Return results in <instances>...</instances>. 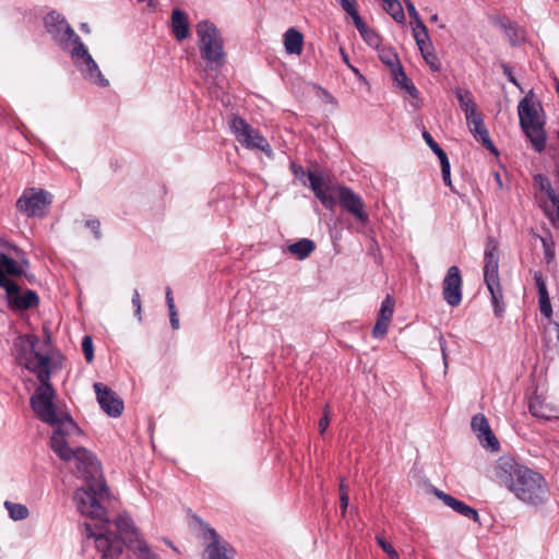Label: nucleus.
Segmentation results:
<instances>
[{
  "label": "nucleus",
  "mask_w": 559,
  "mask_h": 559,
  "mask_svg": "<svg viewBox=\"0 0 559 559\" xmlns=\"http://www.w3.org/2000/svg\"><path fill=\"white\" fill-rule=\"evenodd\" d=\"M413 35H414L415 40L429 38L428 29L424 23L421 26H418L416 24V26L413 28Z\"/></svg>",
  "instance_id": "a18cd8bd"
},
{
  "label": "nucleus",
  "mask_w": 559,
  "mask_h": 559,
  "mask_svg": "<svg viewBox=\"0 0 559 559\" xmlns=\"http://www.w3.org/2000/svg\"><path fill=\"white\" fill-rule=\"evenodd\" d=\"M39 385L31 396V406L36 416L44 423L55 427L50 438V447L52 451L66 462L76 461L78 471H85L91 475H95L98 471V461L92 452L85 448H70L69 438L72 436H81L82 430L73 420V418L64 412H58L53 400L56 390L50 383V378H37Z\"/></svg>",
  "instance_id": "f03ea898"
},
{
  "label": "nucleus",
  "mask_w": 559,
  "mask_h": 559,
  "mask_svg": "<svg viewBox=\"0 0 559 559\" xmlns=\"http://www.w3.org/2000/svg\"><path fill=\"white\" fill-rule=\"evenodd\" d=\"M49 344H50V335H49L48 331H46V338L44 341V345L49 346Z\"/></svg>",
  "instance_id": "052dcab7"
},
{
  "label": "nucleus",
  "mask_w": 559,
  "mask_h": 559,
  "mask_svg": "<svg viewBox=\"0 0 559 559\" xmlns=\"http://www.w3.org/2000/svg\"><path fill=\"white\" fill-rule=\"evenodd\" d=\"M353 21L357 29L359 31L362 39L372 48H379L381 44L380 35L370 28L360 17L359 13L353 16Z\"/></svg>",
  "instance_id": "412c9836"
},
{
  "label": "nucleus",
  "mask_w": 559,
  "mask_h": 559,
  "mask_svg": "<svg viewBox=\"0 0 559 559\" xmlns=\"http://www.w3.org/2000/svg\"><path fill=\"white\" fill-rule=\"evenodd\" d=\"M544 251H545V258L547 262H550L555 258V243L552 241L551 235L548 237H539Z\"/></svg>",
  "instance_id": "c9c22d12"
},
{
  "label": "nucleus",
  "mask_w": 559,
  "mask_h": 559,
  "mask_svg": "<svg viewBox=\"0 0 559 559\" xmlns=\"http://www.w3.org/2000/svg\"><path fill=\"white\" fill-rule=\"evenodd\" d=\"M455 96L460 103V107L465 114L466 120H471L473 116L478 114L472 93L468 90L457 88L455 91Z\"/></svg>",
  "instance_id": "4be33fe9"
},
{
  "label": "nucleus",
  "mask_w": 559,
  "mask_h": 559,
  "mask_svg": "<svg viewBox=\"0 0 559 559\" xmlns=\"http://www.w3.org/2000/svg\"><path fill=\"white\" fill-rule=\"evenodd\" d=\"M284 46L287 53L300 55L304 46V35L294 27L284 34Z\"/></svg>",
  "instance_id": "aec40b11"
},
{
  "label": "nucleus",
  "mask_w": 559,
  "mask_h": 559,
  "mask_svg": "<svg viewBox=\"0 0 559 559\" xmlns=\"http://www.w3.org/2000/svg\"><path fill=\"white\" fill-rule=\"evenodd\" d=\"M166 302H167L168 310L176 309L173 290L170 287L166 288Z\"/></svg>",
  "instance_id": "5fc2aeb1"
},
{
  "label": "nucleus",
  "mask_w": 559,
  "mask_h": 559,
  "mask_svg": "<svg viewBox=\"0 0 559 559\" xmlns=\"http://www.w3.org/2000/svg\"><path fill=\"white\" fill-rule=\"evenodd\" d=\"M15 359L20 366L34 372L37 378H50V357L40 346L35 334L20 335L14 341Z\"/></svg>",
  "instance_id": "423d86ee"
},
{
  "label": "nucleus",
  "mask_w": 559,
  "mask_h": 559,
  "mask_svg": "<svg viewBox=\"0 0 559 559\" xmlns=\"http://www.w3.org/2000/svg\"><path fill=\"white\" fill-rule=\"evenodd\" d=\"M23 275H25V269L22 263L5 253H0V288L5 290V295L17 290V283L13 278Z\"/></svg>",
  "instance_id": "f8f14e48"
},
{
  "label": "nucleus",
  "mask_w": 559,
  "mask_h": 559,
  "mask_svg": "<svg viewBox=\"0 0 559 559\" xmlns=\"http://www.w3.org/2000/svg\"><path fill=\"white\" fill-rule=\"evenodd\" d=\"M44 24L52 39L62 49L71 48L70 51L74 63L82 68L90 81L99 86H107L109 84L81 38L75 34L62 14L56 11L48 13L44 19Z\"/></svg>",
  "instance_id": "20e7f679"
},
{
  "label": "nucleus",
  "mask_w": 559,
  "mask_h": 559,
  "mask_svg": "<svg viewBox=\"0 0 559 559\" xmlns=\"http://www.w3.org/2000/svg\"><path fill=\"white\" fill-rule=\"evenodd\" d=\"M436 496L442 500L444 502L445 506L450 507L451 509H455L456 506L459 504L460 500L455 499L454 497L443 492V491H440V490H437L436 491Z\"/></svg>",
  "instance_id": "37998d69"
},
{
  "label": "nucleus",
  "mask_w": 559,
  "mask_h": 559,
  "mask_svg": "<svg viewBox=\"0 0 559 559\" xmlns=\"http://www.w3.org/2000/svg\"><path fill=\"white\" fill-rule=\"evenodd\" d=\"M454 511L467 519L475 521V522L479 521V515H478L477 510L467 506L465 502H463L461 500H460L459 504L456 506V508L454 509Z\"/></svg>",
  "instance_id": "c756f323"
},
{
  "label": "nucleus",
  "mask_w": 559,
  "mask_h": 559,
  "mask_svg": "<svg viewBox=\"0 0 559 559\" xmlns=\"http://www.w3.org/2000/svg\"><path fill=\"white\" fill-rule=\"evenodd\" d=\"M81 29H82L83 32H85V33H90V27H88V25H87L86 23H83V24L81 25Z\"/></svg>",
  "instance_id": "680f3d73"
},
{
  "label": "nucleus",
  "mask_w": 559,
  "mask_h": 559,
  "mask_svg": "<svg viewBox=\"0 0 559 559\" xmlns=\"http://www.w3.org/2000/svg\"><path fill=\"white\" fill-rule=\"evenodd\" d=\"M403 88L409 94L411 97L417 98L418 90L416 88V86L412 82H409L408 84L404 85Z\"/></svg>",
  "instance_id": "4d7b16f0"
},
{
  "label": "nucleus",
  "mask_w": 559,
  "mask_h": 559,
  "mask_svg": "<svg viewBox=\"0 0 559 559\" xmlns=\"http://www.w3.org/2000/svg\"><path fill=\"white\" fill-rule=\"evenodd\" d=\"M496 475L524 503L538 506L547 499L548 486L544 476L512 456L503 455L498 460Z\"/></svg>",
  "instance_id": "7ed1b4c3"
},
{
  "label": "nucleus",
  "mask_w": 559,
  "mask_h": 559,
  "mask_svg": "<svg viewBox=\"0 0 559 559\" xmlns=\"http://www.w3.org/2000/svg\"><path fill=\"white\" fill-rule=\"evenodd\" d=\"M547 197L555 210L559 209V194L552 189L550 182H547Z\"/></svg>",
  "instance_id": "49530a36"
},
{
  "label": "nucleus",
  "mask_w": 559,
  "mask_h": 559,
  "mask_svg": "<svg viewBox=\"0 0 559 559\" xmlns=\"http://www.w3.org/2000/svg\"><path fill=\"white\" fill-rule=\"evenodd\" d=\"M547 182H549V181L545 180V181H542V183H540L542 190H544L546 192H547Z\"/></svg>",
  "instance_id": "e2e57ef3"
},
{
  "label": "nucleus",
  "mask_w": 559,
  "mask_h": 559,
  "mask_svg": "<svg viewBox=\"0 0 559 559\" xmlns=\"http://www.w3.org/2000/svg\"><path fill=\"white\" fill-rule=\"evenodd\" d=\"M170 325L174 330L179 329V318L177 309L169 310Z\"/></svg>",
  "instance_id": "864d4df0"
},
{
  "label": "nucleus",
  "mask_w": 559,
  "mask_h": 559,
  "mask_svg": "<svg viewBox=\"0 0 559 559\" xmlns=\"http://www.w3.org/2000/svg\"><path fill=\"white\" fill-rule=\"evenodd\" d=\"M426 63L429 66L431 71L438 72L441 69V63L438 56L435 53L433 48L421 53Z\"/></svg>",
  "instance_id": "473e14b6"
},
{
  "label": "nucleus",
  "mask_w": 559,
  "mask_h": 559,
  "mask_svg": "<svg viewBox=\"0 0 559 559\" xmlns=\"http://www.w3.org/2000/svg\"><path fill=\"white\" fill-rule=\"evenodd\" d=\"M556 92L559 95V81L556 82Z\"/></svg>",
  "instance_id": "69168bd1"
},
{
  "label": "nucleus",
  "mask_w": 559,
  "mask_h": 559,
  "mask_svg": "<svg viewBox=\"0 0 559 559\" xmlns=\"http://www.w3.org/2000/svg\"><path fill=\"white\" fill-rule=\"evenodd\" d=\"M439 160H440L441 174H442V179H443L444 185L448 186L449 188H451V190L453 192H455V189L452 186L451 174H450V162H449L448 156H445Z\"/></svg>",
  "instance_id": "f704fd0d"
},
{
  "label": "nucleus",
  "mask_w": 559,
  "mask_h": 559,
  "mask_svg": "<svg viewBox=\"0 0 559 559\" xmlns=\"http://www.w3.org/2000/svg\"><path fill=\"white\" fill-rule=\"evenodd\" d=\"M534 280H535V283H536V286H537L539 301L540 300H548L549 299V295H548V290H547V287H546V283H545L544 278H543L542 274L540 273H535Z\"/></svg>",
  "instance_id": "e433bc0d"
},
{
  "label": "nucleus",
  "mask_w": 559,
  "mask_h": 559,
  "mask_svg": "<svg viewBox=\"0 0 559 559\" xmlns=\"http://www.w3.org/2000/svg\"><path fill=\"white\" fill-rule=\"evenodd\" d=\"M171 28L175 37L178 40H183L189 37L190 28L187 14L179 10L175 9L171 13Z\"/></svg>",
  "instance_id": "6ab92c4d"
},
{
  "label": "nucleus",
  "mask_w": 559,
  "mask_h": 559,
  "mask_svg": "<svg viewBox=\"0 0 559 559\" xmlns=\"http://www.w3.org/2000/svg\"><path fill=\"white\" fill-rule=\"evenodd\" d=\"M197 34L201 57L211 69H219L225 62V52L217 27L209 21H201L197 25Z\"/></svg>",
  "instance_id": "0eeeda50"
},
{
  "label": "nucleus",
  "mask_w": 559,
  "mask_h": 559,
  "mask_svg": "<svg viewBox=\"0 0 559 559\" xmlns=\"http://www.w3.org/2000/svg\"><path fill=\"white\" fill-rule=\"evenodd\" d=\"M230 129L236 140L246 148L259 150L267 156L272 155L271 146L267 140L245 119L235 116L230 120Z\"/></svg>",
  "instance_id": "1a4fd4ad"
},
{
  "label": "nucleus",
  "mask_w": 559,
  "mask_h": 559,
  "mask_svg": "<svg viewBox=\"0 0 559 559\" xmlns=\"http://www.w3.org/2000/svg\"><path fill=\"white\" fill-rule=\"evenodd\" d=\"M344 491H348V488L345 485L344 480H342L340 484V496H342V492H344Z\"/></svg>",
  "instance_id": "bf43d9fd"
},
{
  "label": "nucleus",
  "mask_w": 559,
  "mask_h": 559,
  "mask_svg": "<svg viewBox=\"0 0 559 559\" xmlns=\"http://www.w3.org/2000/svg\"><path fill=\"white\" fill-rule=\"evenodd\" d=\"M384 10L399 23L405 20L404 10L399 0H384Z\"/></svg>",
  "instance_id": "bb28decb"
},
{
  "label": "nucleus",
  "mask_w": 559,
  "mask_h": 559,
  "mask_svg": "<svg viewBox=\"0 0 559 559\" xmlns=\"http://www.w3.org/2000/svg\"><path fill=\"white\" fill-rule=\"evenodd\" d=\"M530 413L537 418L550 419L555 417V411L551 406L546 404L539 396H534L530 400Z\"/></svg>",
  "instance_id": "5701e85b"
},
{
  "label": "nucleus",
  "mask_w": 559,
  "mask_h": 559,
  "mask_svg": "<svg viewBox=\"0 0 559 559\" xmlns=\"http://www.w3.org/2000/svg\"><path fill=\"white\" fill-rule=\"evenodd\" d=\"M94 390L97 402L107 415L110 417H119L122 414L124 408L123 402L116 392L100 382L94 384Z\"/></svg>",
  "instance_id": "2eb2a0df"
},
{
  "label": "nucleus",
  "mask_w": 559,
  "mask_h": 559,
  "mask_svg": "<svg viewBox=\"0 0 559 559\" xmlns=\"http://www.w3.org/2000/svg\"><path fill=\"white\" fill-rule=\"evenodd\" d=\"M300 171L304 173L302 167H299V169L295 170V174H298Z\"/></svg>",
  "instance_id": "774afa93"
},
{
  "label": "nucleus",
  "mask_w": 559,
  "mask_h": 559,
  "mask_svg": "<svg viewBox=\"0 0 559 559\" xmlns=\"http://www.w3.org/2000/svg\"><path fill=\"white\" fill-rule=\"evenodd\" d=\"M391 72H392V76H393L394 81L401 87H404V85H406L411 82L408 80L407 75L405 74V72L403 71L401 64L399 67H396L395 69H393Z\"/></svg>",
  "instance_id": "ea45409f"
},
{
  "label": "nucleus",
  "mask_w": 559,
  "mask_h": 559,
  "mask_svg": "<svg viewBox=\"0 0 559 559\" xmlns=\"http://www.w3.org/2000/svg\"><path fill=\"white\" fill-rule=\"evenodd\" d=\"M499 243L492 236H488L485 246L484 280L486 285L499 283Z\"/></svg>",
  "instance_id": "4468645a"
},
{
  "label": "nucleus",
  "mask_w": 559,
  "mask_h": 559,
  "mask_svg": "<svg viewBox=\"0 0 559 559\" xmlns=\"http://www.w3.org/2000/svg\"><path fill=\"white\" fill-rule=\"evenodd\" d=\"M316 249L312 240L302 238L295 243L288 246V251L296 255L299 260L308 258Z\"/></svg>",
  "instance_id": "393cba45"
},
{
  "label": "nucleus",
  "mask_w": 559,
  "mask_h": 559,
  "mask_svg": "<svg viewBox=\"0 0 559 559\" xmlns=\"http://www.w3.org/2000/svg\"><path fill=\"white\" fill-rule=\"evenodd\" d=\"M391 321L377 318L376 324L372 329V336L374 338H383L388 333Z\"/></svg>",
  "instance_id": "72a5a7b5"
},
{
  "label": "nucleus",
  "mask_w": 559,
  "mask_h": 559,
  "mask_svg": "<svg viewBox=\"0 0 559 559\" xmlns=\"http://www.w3.org/2000/svg\"><path fill=\"white\" fill-rule=\"evenodd\" d=\"M520 126L537 152L545 148L546 135L543 123L538 120V112L532 99L524 97L518 106Z\"/></svg>",
  "instance_id": "6e6552de"
},
{
  "label": "nucleus",
  "mask_w": 559,
  "mask_h": 559,
  "mask_svg": "<svg viewBox=\"0 0 559 559\" xmlns=\"http://www.w3.org/2000/svg\"><path fill=\"white\" fill-rule=\"evenodd\" d=\"M52 202V195L43 189H26L16 201L17 210L28 217H41Z\"/></svg>",
  "instance_id": "9d476101"
},
{
  "label": "nucleus",
  "mask_w": 559,
  "mask_h": 559,
  "mask_svg": "<svg viewBox=\"0 0 559 559\" xmlns=\"http://www.w3.org/2000/svg\"><path fill=\"white\" fill-rule=\"evenodd\" d=\"M85 486L78 488L73 496L76 510L85 518L96 521L84 523L83 534L94 538L95 547L102 559H117L123 545L138 551L143 559H155V555L142 538L132 519L126 513L119 514L114 522L107 519V504L110 492L102 475L100 464L95 475L80 471Z\"/></svg>",
  "instance_id": "f257e3e1"
},
{
  "label": "nucleus",
  "mask_w": 559,
  "mask_h": 559,
  "mask_svg": "<svg viewBox=\"0 0 559 559\" xmlns=\"http://www.w3.org/2000/svg\"><path fill=\"white\" fill-rule=\"evenodd\" d=\"M132 306L134 307V310H135V316L141 319V310H142V305H141V297H140V293L134 289L133 292V295H132Z\"/></svg>",
  "instance_id": "09e8293b"
},
{
  "label": "nucleus",
  "mask_w": 559,
  "mask_h": 559,
  "mask_svg": "<svg viewBox=\"0 0 559 559\" xmlns=\"http://www.w3.org/2000/svg\"><path fill=\"white\" fill-rule=\"evenodd\" d=\"M462 285L460 269L455 265L450 266L442 282V296L449 306L457 307L462 302Z\"/></svg>",
  "instance_id": "ddd939ff"
},
{
  "label": "nucleus",
  "mask_w": 559,
  "mask_h": 559,
  "mask_svg": "<svg viewBox=\"0 0 559 559\" xmlns=\"http://www.w3.org/2000/svg\"><path fill=\"white\" fill-rule=\"evenodd\" d=\"M416 45L418 46V48H419L421 53L433 48L432 44L430 41V38H428V39H417L416 40Z\"/></svg>",
  "instance_id": "603ef678"
},
{
  "label": "nucleus",
  "mask_w": 559,
  "mask_h": 559,
  "mask_svg": "<svg viewBox=\"0 0 559 559\" xmlns=\"http://www.w3.org/2000/svg\"><path fill=\"white\" fill-rule=\"evenodd\" d=\"M486 286L491 296V304L493 307L495 316L500 318L503 316L504 310H506V305L503 301V294H502V288H501L500 282L495 283V284H488Z\"/></svg>",
  "instance_id": "b1692460"
},
{
  "label": "nucleus",
  "mask_w": 559,
  "mask_h": 559,
  "mask_svg": "<svg viewBox=\"0 0 559 559\" xmlns=\"http://www.w3.org/2000/svg\"><path fill=\"white\" fill-rule=\"evenodd\" d=\"M349 497L348 491L342 492V496H340V504L342 510V516L346 515L347 508H348Z\"/></svg>",
  "instance_id": "3c124183"
},
{
  "label": "nucleus",
  "mask_w": 559,
  "mask_h": 559,
  "mask_svg": "<svg viewBox=\"0 0 559 559\" xmlns=\"http://www.w3.org/2000/svg\"><path fill=\"white\" fill-rule=\"evenodd\" d=\"M85 226L93 231L96 239L100 238V223L98 219H88L86 221Z\"/></svg>",
  "instance_id": "de8ad7c7"
},
{
  "label": "nucleus",
  "mask_w": 559,
  "mask_h": 559,
  "mask_svg": "<svg viewBox=\"0 0 559 559\" xmlns=\"http://www.w3.org/2000/svg\"><path fill=\"white\" fill-rule=\"evenodd\" d=\"M546 214H547L548 218L550 219L551 224L555 227H559V209L555 210V213L547 212Z\"/></svg>",
  "instance_id": "6e6d98bb"
},
{
  "label": "nucleus",
  "mask_w": 559,
  "mask_h": 559,
  "mask_svg": "<svg viewBox=\"0 0 559 559\" xmlns=\"http://www.w3.org/2000/svg\"><path fill=\"white\" fill-rule=\"evenodd\" d=\"M376 542L378 546L388 555L389 559H400L397 551L389 542L384 539L383 536L377 535Z\"/></svg>",
  "instance_id": "7c9ffc66"
},
{
  "label": "nucleus",
  "mask_w": 559,
  "mask_h": 559,
  "mask_svg": "<svg viewBox=\"0 0 559 559\" xmlns=\"http://www.w3.org/2000/svg\"><path fill=\"white\" fill-rule=\"evenodd\" d=\"M203 528L202 538L206 543L204 552L207 559H233L235 550L224 540L217 532L203 521H199Z\"/></svg>",
  "instance_id": "9b49d317"
},
{
  "label": "nucleus",
  "mask_w": 559,
  "mask_h": 559,
  "mask_svg": "<svg viewBox=\"0 0 559 559\" xmlns=\"http://www.w3.org/2000/svg\"><path fill=\"white\" fill-rule=\"evenodd\" d=\"M403 1L406 5L409 17L414 21L415 24H417L418 26H421L423 21L419 16L414 3L411 0H403Z\"/></svg>",
  "instance_id": "79ce46f5"
},
{
  "label": "nucleus",
  "mask_w": 559,
  "mask_h": 559,
  "mask_svg": "<svg viewBox=\"0 0 559 559\" xmlns=\"http://www.w3.org/2000/svg\"><path fill=\"white\" fill-rule=\"evenodd\" d=\"M471 132L474 134L475 139L489 150L495 155H498V151L490 140L488 129L486 128L483 118L479 114L473 116L471 120H466Z\"/></svg>",
  "instance_id": "a211bd4d"
},
{
  "label": "nucleus",
  "mask_w": 559,
  "mask_h": 559,
  "mask_svg": "<svg viewBox=\"0 0 559 559\" xmlns=\"http://www.w3.org/2000/svg\"><path fill=\"white\" fill-rule=\"evenodd\" d=\"M546 334L548 335V342H552V334L555 336L554 346L559 348V322L550 321L545 328Z\"/></svg>",
  "instance_id": "4c0bfd02"
},
{
  "label": "nucleus",
  "mask_w": 559,
  "mask_h": 559,
  "mask_svg": "<svg viewBox=\"0 0 559 559\" xmlns=\"http://www.w3.org/2000/svg\"><path fill=\"white\" fill-rule=\"evenodd\" d=\"M539 310H540V313L544 314L546 318H550L551 317V313H552V309H551V305H550V299L548 300H540L539 301Z\"/></svg>",
  "instance_id": "8fccbe9b"
},
{
  "label": "nucleus",
  "mask_w": 559,
  "mask_h": 559,
  "mask_svg": "<svg viewBox=\"0 0 559 559\" xmlns=\"http://www.w3.org/2000/svg\"><path fill=\"white\" fill-rule=\"evenodd\" d=\"M503 73L507 75L508 80L512 82L514 85H518L516 80L512 75L511 69L507 66H503Z\"/></svg>",
  "instance_id": "13d9d810"
},
{
  "label": "nucleus",
  "mask_w": 559,
  "mask_h": 559,
  "mask_svg": "<svg viewBox=\"0 0 559 559\" xmlns=\"http://www.w3.org/2000/svg\"><path fill=\"white\" fill-rule=\"evenodd\" d=\"M471 427L483 447L492 451L499 449V441L493 435L487 418L483 414H476L473 416Z\"/></svg>",
  "instance_id": "dca6fc26"
},
{
  "label": "nucleus",
  "mask_w": 559,
  "mask_h": 559,
  "mask_svg": "<svg viewBox=\"0 0 559 559\" xmlns=\"http://www.w3.org/2000/svg\"><path fill=\"white\" fill-rule=\"evenodd\" d=\"M395 301L392 296L386 295V297L381 302V307L378 313V318L391 321L394 313Z\"/></svg>",
  "instance_id": "cd10ccee"
},
{
  "label": "nucleus",
  "mask_w": 559,
  "mask_h": 559,
  "mask_svg": "<svg viewBox=\"0 0 559 559\" xmlns=\"http://www.w3.org/2000/svg\"><path fill=\"white\" fill-rule=\"evenodd\" d=\"M438 19H439V16H438V14H437V13H435V14H432V15L430 16V21H431V22H433V23H435V22H437V21H438Z\"/></svg>",
  "instance_id": "0e129e2a"
},
{
  "label": "nucleus",
  "mask_w": 559,
  "mask_h": 559,
  "mask_svg": "<svg viewBox=\"0 0 559 559\" xmlns=\"http://www.w3.org/2000/svg\"><path fill=\"white\" fill-rule=\"evenodd\" d=\"M82 350L84 353L87 362H92L94 359L93 341L90 335H86L82 340Z\"/></svg>",
  "instance_id": "58836bf2"
},
{
  "label": "nucleus",
  "mask_w": 559,
  "mask_h": 559,
  "mask_svg": "<svg viewBox=\"0 0 559 559\" xmlns=\"http://www.w3.org/2000/svg\"><path fill=\"white\" fill-rule=\"evenodd\" d=\"M496 179H497L498 183L501 185V180H500L499 174H496Z\"/></svg>",
  "instance_id": "338daca9"
},
{
  "label": "nucleus",
  "mask_w": 559,
  "mask_h": 559,
  "mask_svg": "<svg viewBox=\"0 0 559 559\" xmlns=\"http://www.w3.org/2000/svg\"><path fill=\"white\" fill-rule=\"evenodd\" d=\"M343 10L349 14L352 17L358 14V11L356 9L355 2L350 0H337Z\"/></svg>",
  "instance_id": "c03bdc74"
},
{
  "label": "nucleus",
  "mask_w": 559,
  "mask_h": 559,
  "mask_svg": "<svg viewBox=\"0 0 559 559\" xmlns=\"http://www.w3.org/2000/svg\"><path fill=\"white\" fill-rule=\"evenodd\" d=\"M4 507L8 510L10 518L14 521L25 520L29 514L26 506L21 503L5 501Z\"/></svg>",
  "instance_id": "a878e982"
},
{
  "label": "nucleus",
  "mask_w": 559,
  "mask_h": 559,
  "mask_svg": "<svg viewBox=\"0 0 559 559\" xmlns=\"http://www.w3.org/2000/svg\"><path fill=\"white\" fill-rule=\"evenodd\" d=\"M379 58L391 71L401 64L399 56L392 49H382L379 52Z\"/></svg>",
  "instance_id": "c85d7f7f"
},
{
  "label": "nucleus",
  "mask_w": 559,
  "mask_h": 559,
  "mask_svg": "<svg viewBox=\"0 0 559 559\" xmlns=\"http://www.w3.org/2000/svg\"><path fill=\"white\" fill-rule=\"evenodd\" d=\"M308 179L316 198L320 200L325 209L333 210L336 205V199L332 193L334 192L344 211L350 214L364 226L369 223V214L365 209L362 198L355 193L350 188L345 186H331L317 173L310 171L308 174Z\"/></svg>",
  "instance_id": "39448f33"
},
{
  "label": "nucleus",
  "mask_w": 559,
  "mask_h": 559,
  "mask_svg": "<svg viewBox=\"0 0 559 559\" xmlns=\"http://www.w3.org/2000/svg\"><path fill=\"white\" fill-rule=\"evenodd\" d=\"M423 138L431 151L438 156L439 159L448 156L447 153L440 147V145L433 140L432 135L428 131L423 132Z\"/></svg>",
  "instance_id": "2f4dec72"
},
{
  "label": "nucleus",
  "mask_w": 559,
  "mask_h": 559,
  "mask_svg": "<svg viewBox=\"0 0 559 559\" xmlns=\"http://www.w3.org/2000/svg\"><path fill=\"white\" fill-rule=\"evenodd\" d=\"M330 420H331V409H330V406L326 404L324 409H323V416L320 418L319 420V431L321 435H323L325 432V430L328 429L329 425H330Z\"/></svg>",
  "instance_id": "a19ab883"
},
{
  "label": "nucleus",
  "mask_w": 559,
  "mask_h": 559,
  "mask_svg": "<svg viewBox=\"0 0 559 559\" xmlns=\"http://www.w3.org/2000/svg\"><path fill=\"white\" fill-rule=\"evenodd\" d=\"M11 308L16 310H28L39 305V297L36 292L26 289L21 294V287L17 284V290L7 295Z\"/></svg>",
  "instance_id": "f3484780"
}]
</instances>
